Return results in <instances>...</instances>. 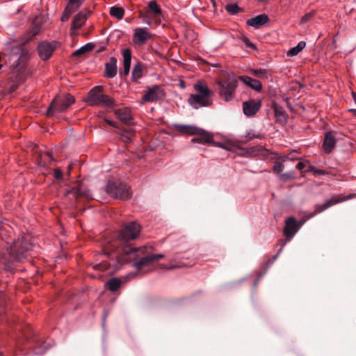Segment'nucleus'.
<instances>
[{"instance_id": "obj_21", "label": "nucleus", "mask_w": 356, "mask_h": 356, "mask_svg": "<svg viewBox=\"0 0 356 356\" xmlns=\"http://www.w3.org/2000/svg\"><path fill=\"white\" fill-rule=\"evenodd\" d=\"M72 195L75 198L85 197L86 199L92 198V195L89 190L83 188L81 186L79 187H74L71 190L65 192V195Z\"/></svg>"}, {"instance_id": "obj_39", "label": "nucleus", "mask_w": 356, "mask_h": 356, "mask_svg": "<svg viewBox=\"0 0 356 356\" xmlns=\"http://www.w3.org/2000/svg\"><path fill=\"white\" fill-rule=\"evenodd\" d=\"M242 40L247 47H249L252 49H256V45L253 44L247 37H243Z\"/></svg>"}, {"instance_id": "obj_58", "label": "nucleus", "mask_w": 356, "mask_h": 356, "mask_svg": "<svg viewBox=\"0 0 356 356\" xmlns=\"http://www.w3.org/2000/svg\"><path fill=\"white\" fill-rule=\"evenodd\" d=\"M291 157H296V156H294V154H292L291 155Z\"/></svg>"}, {"instance_id": "obj_42", "label": "nucleus", "mask_w": 356, "mask_h": 356, "mask_svg": "<svg viewBox=\"0 0 356 356\" xmlns=\"http://www.w3.org/2000/svg\"><path fill=\"white\" fill-rule=\"evenodd\" d=\"M286 241H287V240H286L285 241H284V242L282 243V246H281V248H280V250H278L277 253L275 255H274V256L273 257V259H272V261H270V264H273V262H274V261L277 259V258L278 257V256H279V254H280V252L283 250L284 247L285 243H286Z\"/></svg>"}, {"instance_id": "obj_30", "label": "nucleus", "mask_w": 356, "mask_h": 356, "mask_svg": "<svg viewBox=\"0 0 356 356\" xmlns=\"http://www.w3.org/2000/svg\"><path fill=\"white\" fill-rule=\"evenodd\" d=\"M77 9V8L68 3L63 11V15L61 17V21L67 22L69 19L70 15Z\"/></svg>"}, {"instance_id": "obj_51", "label": "nucleus", "mask_w": 356, "mask_h": 356, "mask_svg": "<svg viewBox=\"0 0 356 356\" xmlns=\"http://www.w3.org/2000/svg\"><path fill=\"white\" fill-rule=\"evenodd\" d=\"M248 136L250 138H261L259 134L251 135L250 134H248Z\"/></svg>"}, {"instance_id": "obj_15", "label": "nucleus", "mask_w": 356, "mask_h": 356, "mask_svg": "<svg viewBox=\"0 0 356 356\" xmlns=\"http://www.w3.org/2000/svg\"><path fill=\"white\" fill-rule=\"evenodd\" d=\"M261 101L250 99L243 103V110L245 115L252 117L261 108Z\"/></svg>"}, {"instance_id": "obj_38", "label": "nucleus", "mask_w": 356, "mask_h": 356, "mask_svg": "<svg viewBox=\"0 0 356 356\" xmlns=\"http://www.w3.org/2000/svg\"><path fill=\"white\" fill-rule=\"evenodd\" d=\"M314 15V12H309L303 15L301 18V23H306L309 22Z\"/></svg>"}, {"instance_id": "obj_36", "label": "nucleus", "mask_w": 356, "mask_h": 356, "mask_svg": "<svg viewBox=\"0 0 356 356\" xmlns=\"http://www.w3.org/2000/svg\"><path fill=\"white\" fill-rule=\"evenodd\" d=\"M280 180L283 182H286L289 180L293 179L295 178V173L293 171H290L285 173H281L278 175Z\"/></svg>"}, {"instance_id": "obj_20", "label": "nucleus", "mask_w": 356, "mask_h": 356, "mask_svg": "<svg viewBox=\"0 0 356 356\" xmlns=\"http://www.w3.org/2000/svg\"><path fill=\"white\" fill-rule=\"evenodd\" d=\"M114 114L122 122L126 124H134V119L128 108L115 109Z\"/></svg>"}, {"instance_id": "obj_44", "label": "nucleus", "mask_w": 356, "mask_h": 356, "mask_svg": "<svg viewBox=\"0 0 356 356\" xmlns=\"http://www.w3.org/2000/svg\"><path fill=\"white\" fill-rule=\"evenodd\" d=\"M54 177L58 180L61 179L63 177V172L58 169H55Z\"/></svg>"}, {"instance_id": "obj_56", "label": "nucleus", "mask_w": 356, "mask_h": 356, "mask_svg": "<svg viewBox=\"0 0 356 356\" xmlns=\"http://www.w3.org/2000/svg\"><path fill=\"white\" fill-rule=\"evenodd\" d=\"M105 318H106V314H104V318H103V325L104 324Z\"/></svg>"}, {"instance_id": "obj_10", "label": "nucleus", "mask_w": 356, "mask_h": 356, "mask_svg": "<svg viewBox=\"0 0 356 356\" xmlns=\"http://www.w3.org/2000/svg\"><path fill=\"white\" fill-rule=\"evenodd\" d=\"M165 96L163 90L159 86L149 88L143 96V100L147 102H156Z\"/></svg>"}, {"instance_id": "obj_24", "label": "nucleus", "mask_w": 356, "mask_h": 356, "mask_svg": "<svg viewBox=\"0 0 356 356\" xmlns=\"http://www.w3.org/2000/svg\"><path fill=\"white\" fill-rule=\"evenodd\" d=\"M117 74V59L111 57L105 65V76L108 79L115 77Z\"/></svg>"}, {"instance_id": "obj_19", "label": "nucleus", "mask_w": 356, "mask_h": 356, "mask_svg": "<svg viewBox=\"0 0 356 356\" xmlns=\"http://www.w3.org/2000/svg\"><path fill=\"white\" fill-rule=\"evenodd\" d=\"M272 108L273 109L275 121L280 124H285L287 122L288 115L285 110L277 103L273 102Z\"/></svg>"}, {"instance_id": "obj_31", "label": "nucleus", "mask_w": 356, "mask_h": 356, "mask_svg": "<svg viewBox=\"0 0 356 356\" xmlns=\"http://www.w3.org/2000/svg\"><path fill=\"white\" fill-rule=\"evenodd\" d=\"M124 14V10L121 7L112 6L110 8V15L113 17H115L118 19H122Z\"/></svg>"}, {"instance_id": "obj_40", "label": "nucleus", "mask_w": 356, "mask_h": 356, "mask_svg": "<svg viewBox=\"0 0 356 356\" xmlns=\"http://www.w3.org/2000/svg\"><path fill=\"white\" fill-rule=\"evenodd\" d=\"M296 152V150H293L291 151L289 154L287 155H284L282 157V159L284 161L286 160H290V161H296V160H299L300 158L299 157H291V155L292 154H295Z\"/></svg>"}, {"instance_id": "obj_48", "label": "nucleus", "mask_w": 356, "mask_h": 356, "mask_svg": "<svg viewBox=\"0 0 356 356\" xmlns=\"http://www.w3.org/2000/svg\"><path fill=\"white\" fill-rule=\"evenodd\" d=\"M315 175H326V172L323 170L316 169L314 171Z\"/></svg>"}, {"instance_id": "obj_34", "label": "nucleus", "mask_w": 356, "mask_h": 356, "mask_svg": "<svg viewBox=\"0 0 356 356\" xmlns=\"http://www.w3.org/2000/svg\"><path fill=\"white\" fill-rule=\"evenodd\" d=\"M250 72L260 79L268 77V70L266 69H252Z\"/></svg>"}, {"instance_id": "obj_1", "label": "nucleus", "mask_w": 356, "mask_h": 356, "mask_svg": "<svg viewBox=\"0 0 356 356\" xmlns=\"http://www.w3.org/2000/svg\"><path fill=\"white\" fill-rule=\"evenodd\" d=\"M140 232V225L136 222L127 223L118 236L108 241L103 246V254L106 260L93 266L97 270H117L123 264L132 262L133 266L141 271L154 261L164 258L163 254H154L152 246L143 245L132 248L131 242L136 239Z\"/></svg>"}, {"instance_id": "obj_27", "label": "nucleus", "mask_w": 356, "mask_h": 356, "mask_svg": "<svg viewBox=\"0 0 356 356\" xmlns=\"http://www.w3.org/2000/svg\"><path fill=\"white\" fill-rule=\"evenodd\" d=\"M121 286V280L118 278H111L106 282V287L111 291H118Z\"/></svg>"}, {"instance_id": "obj_7", "label": "nucleus", "mask_w": 356, "mask_h": 356, "mask_svg": "<svg viewBox=\"0 0 356 356\" xmlns=\"http://www.w3.org/2000/svg\"><path fill=\"white\" fill-rule=\"evenodd\" d=\"M106 192L111 197L121 200H128L131 197L129 187L118 181H109L106 185Z\"/></svg>"}, {"instance_id": "obj_57", "label": "nucleus", "mask_w": 356, "mask_h": 356, "mask_svg": "<svg viewBox=\"0 0 356 356\" xmlns=\"http://www.w3.org/2000/svg\"><path fill=\"white\" fill-rule=\"evenodd\" d=\"M126 141H127V142H128V141H131V138H130L129 137H127V140H126Z\"/></svg>"}, {"instance_id": "obj_5", "label": "nucleus", "mask_w": 356, "mask_h": 356, "mask_svg": "<svg viewBox=\"0 0 356 356\" xmlns=\"http://www.w3.org/2000/svg\"><path fill=\"white\" fill-rule=\"evenodd\" d=\"M103 90V87L101 86L94 87L89 91L85 102L90 106L106 108L116 106V101L113 97L104 94Z\"/></svg>"}, {"instance_id": "obj_50", "label": "nucleus", "mask_w": 356, "mask_h": 356, "mask_svg": "<svg viewBox=\"0 0 356 356\" xmlns=\"http://www.w3.org/2000/svg\"><path fill=\"white\" fill-rule=\"evenodd\" d=\"M316 168L313 165H309L307 170H305V172H314L315 171Z\"/></svg>"}, {"instance_id": "obj_32", "label": "nucleus", "mask_w": 356, "mask_h": 356, "mask_svg": "<svg viewBox=\"0 0 356 356\" xmlns=\"http://www.w3.org/2000/svg\"><path fill=\"white\" fill-rule=\"evenodd\" d=\"M148 8L150 12L154 13L156 16L161 15L162 10L156 1H151L149 2Z\"/></svg>"}, {"instance_id": "obj_49", "label": "nucleus", "mask_w": 356, "mask_h": 356, "mask_svg": "<svg viewBox=\"0 0 356 356\" xmlns=\"http://www.w3.org/2000/svg\"><path fill=\"white\" fill-rule=\"evenodd\" d=\"M160 268L161 269H172V268H176V266H172L168 267V266H165L164 264H161L160 265Z\"/></svg>"}, {"instance_id": "obj_41", "label": "nucleus", "mask_w": 356, "mask_h": 356, "mask_svg": "<svg viewBox=\"0 0 356 356\" xmlns=\"http://www.w3.org/2000/svg\"><path fill=\"white\" fill-rule=\"evenodd\" d=\"M85 0H68V3L79 8Z\"/></svg>"}, {"instance_id": "obj_52", "label": "nucleus", "mask_w": 356, "mask_h": 356, "mask_svg": "<svg viewBox=\"0 0 356 356\" xmlns=\"http://www.w3.org/2000/svg\"><path fill=\"white\" fill-rule=\"evenodd\" d=\"M46 156L48 157L49 161H51L53 159L52 155H51V154L50 152H47L46 154Z\"/></svg>"}, {"instance_id": "obj_9", "label": "nucleus", "mask_w": 356, "mask_h": 356, "mask_svg": "<svg viewBox=\"0 0 356 356\" xmlns=\"http://www.w3.org/2000/svg\"><path fill=\"white\" fill-rule=\"evenodd\" d=\"M17 53H15L10 56V60H13L14 63L11 65L13 67V73L17 74V82L22 81V74L24 71V64H23L20 59L22 55V49L17 48Z\"/></svg>"}, {"instance_id": "obj_55", "label": "nucleus", "mask_w": 356, "mask_h": 356, "mask_svg": "<svg viewBox=\"0 0 356 356\" xmlns=\"http://www.w3.org/2000/svg\"><path fill=\"white\" fill-rule=\"evenodd\" d=\"M353 99H354L355 103L356 104V94L355 93H353Z\"/></svg>"}, {"instance_id": "obj_4", "label": "nucleus", "mask_w": 356, "mask_h": 356, "mask_svg": "<svg viewBox=\"0 0 356 356\" xmlns=\"http://www.w3.org/2000/svg\"><path fill=\"white\" fill-rule=\"evenodd\" d=\"M218 86V95L226 102L234 99L236 90L238 87V79L233 73L227 74L220 79L216 81Z\"/></svg>"}, {"instance_id": "obj_28", "label": "nucleus", "mask_w": 356, "mask_h": 356, "mask_svg": "<svg viewBox=\"0 0 356 356\" xmlns=\"http://www.w3.org/2000/svg\"><path fill=\"white\" fill-rule=\"evenodd\" d=\"M306 46V42L304 41H300L298 43V44L291 48L287 51V56H294L298 55Z\"/></svg>"}, {"instance_id": "obj_46", "label": "nucleus", "mask_w": 356, "mask_h": 356, "mask_svg": "<svg viewBox=\"0 0 356 356\" xmlns=\"http://www.w3.org/2000/svg\"><path fill=\"white\" fill-rule=\"evenodd\" d=\"M105 122L107 124L111 126V127H115V128H118V123L116 122H114V121H112V120H110L108 119H105Z\"/></svg>"}, {"instance_id": "obj_33", "label": "nucleus", "mask_w": 356, "mask_h": 356, "mask_svg": "<svg viewBox=\"0 0 356 356\" xmlns=\"http://www.w3.org/2000/svg\"><path fill=\"white\" fill-rule=\"evenodd\" d=\"M123 56V65H131V52L129 49H126L122 51Z\"/></svg>"}, {"instance_id": "obj_11", "label": "nucleus", "mask_w": 356, "mask_h": 356, "mask_svg": "<svg viewBox=\"0 0 356 356\" xmlns=\"http://www.w3.org/2000/svg\"><path fill=\"white\" fill-rule=\"evenodd\" d=\"M300 227L301 225H299L294 218H288L285 221V227L284 228V234L287 237V240L292 238Z\"/></svg>"}, {"instance_id": "obj_14", "label": "nucleus", "mask_w": 356, "mask_h": 356, "mask_svg": "<svg viewBox=\"0 0 356 356\" xmlns=\"http://www.w3.org/2000/svg\"><path fill=\"white\" fill-rule=\"evenodd\" d=\"M151 38V33L146 28H136L134 29L133 40L138 45H143Z\"/></svg>"}, {"instance_id": "obj_12", "label": "nucleus", "mask_w": 356, "mask_h": 356, "mask_svg": "<svg viewBox=\"0 0 356 356\" xmlns=\"http://www.w3.org/2000/svg\"><path fill=\"white\" fill-rule=\"evenodd\" d=\"M88 16L89 11L86 10H81L75 15L70 27L71 35L74 34V31L79 29L86 23Z\"/></svg>"}, {"instance_id": "obj_29", "label": "nucleus", "mask_w": 356, "mask_h": 356, "mask_svg": "<svg viewBox=\"0 0 356 356\" xmlns=\"http://www.w3.org/2000/svg\"><path fill=\"white\" fill-rule=\"evenodd\" d=\"M93 47H94L93 44L88 43V44H85L84 46L81 47V48L78 49L77 50H76L74 52L73 55L74 56H81L84 55L85 54L92 51Z\"/></svg>"}, {"instance_id": "obj_26", "label": "nucleus", "mask_w": 356, "mask_h": 356, "mask_svg": "<svg viewBox=\"0 0 356 356\" xmlns=\"http://www.w3.org/2000/svg\"><path fill=\"white\" fill-rule=\"evenodd\" d=\"M176 129L181 133L187 134L189 135H193L194 134L197 133V131H198L197 127L191 125L177 124L176 125Z\"/></svg>"}, {"instance_id": "obj_25", "label": "nucleus", "mask_w": 356, "mask_h": 356, "mask_svg": "<svg viewBox=\"0 0 356 356\" xmlns=\"http://www.w3.org/2000/svg\"><path fill=\"white\" fill-rule=\"evenodd\" d=\"M145 70V65L140 62H137L133 67L132 80L137 81L139 79H140L143 76Z\"/></svg>"}, {"instance_id": "obj_16", "label": "nucleus", "mask_w": 356, "mask_h": 356, "mask_svg": "<svg viewBox=\"0 0 356 356\" xmlns=\"http://www.w3.org/2000/svg\"><path fill=\"white\" fill-rule=\"evenodd\" d=\"M197 132L193 134L195 136L191 140L192 143H197L202 145L213 143V136L211 134L200 128H198V131Z\"/></svg>"}, {"instance_id": "obj_3", "label": "nucleus", "mask_w": 356, "mask_h": 356, "mask_svg": "<svg viewBox=\"0 0 356 356\" xmlns=\"http://www.w3.org/2000/svg\"><path fill=\"white\" fill-rule=\"evenodd\" d=\"M193 89L195 93L191 94L188 99V103L193 108L199 109L212 105L213 91L203 81H197L193 85Z\"/></svg>"}, {"instance_id": "obj_45", "label": "nucleus", "mask_w": 356, "mask_h": 356, "mask_svg": "<svg viewBox=\"0 0 356 356\" xmlns=\"http://www.w3.org/2000/svg\"><path fill=\"white\" fill-rule=\"evenodd\" d=\"M305 166H306V163H305V162H299L296 165V168L298 170H299L300 171H301V172H305L304 169H305Z\"/></svg>"}, {"instance_id": "obj_2", "label": "nucleus", "mask_w": 356, "mask_h": 356, "mask_svg": "<svg viewBox=\"0 0 356 356\" xmlns=\"http://www.w3.org/2000/svg\"><path fill=\"white\" fill-rule=\"evenodd\" d=\"M33 248V245L28 238L22 236L15 240L9 247H6L5 252L0 257L8 263L21 261L26 258Z\"/></svg>"}, {"instance_id": "obj_18", "label": "nucleus", "mask_w": 356, "mask_h": 356, "mask_svg": "<svg viewBox=\"0 0 356 356\" xmlns=\"http://www.w3.org/2000/svg\"><path fill=\"white\" fill-rule=\"evenodd\" d=\"M54 50V45L45 41L41 42L38 46V54L43 60H48L51 56Z\"/></svg>"}, {"instance_id": "obj_35", "label": "nucleus", "mask_w": 356, "mask_h": 356, "mask_svg": "<svg viewBox=\"0 0 356 356\" xmlns=\"http://www.w3.org/2000/svg\"><path fill=\"white\" fill-rule=\"evenodd\" d=\"M225 10L232 15H236L241 11V8L236 3L227 4Z\"/></svg>"}, {"instance_id": "obj_22", "label": "nucleus", "mask_w": 356, "mask_h": 356, "mask_svg": "<svg viewBox=\"0 0 356 356\" xmlns=\"http://www.w3.org/2000/svg\"><path fill=\"white\" fill-rule=\"evenodd\" d=\"M238 80L242 81L245 86L251 88L255 91L260 92L262 89L261 83L248 76H239Z\"/></svg>"}, {"instance_id": "obj_59", "label": "nucleus", "mask_w": 356, "mask_h": 356, "mask_svg": "<svg viewBox=\"0 0 356 356\" xmlns=\"http://www.w3.org/2000/svg\"><path fill=\"white\" fill-rule=\"evenodd\" d=\"M257 282H258V281L257 280V281L254 282V286H256V285L257 284Z\"/></svg>"}, {"instance_id": "obj_53", "label": "nucleus", "mask_w": 356, "mask_h": 356, "mask_svg": "<svg viewBox=\"0 0 356 356\" xmlns=\"http://www.w3.org/2000/svg\"><path fill=\"white\" fill-rule=\"evenodd\" d=\"M305 222L306 221H304V216H302V219L298 222L299 225H301V227H302Z\"/></svg>"}, {"instance_id": "obj_54", "label": "nucleus", "mask_w": 356, "mask_h": 356, "mask_svg": "<svg viewBox=\"0 0 356 356\" xmlns=\"http://www.w3.org/2000/svg\"><path fill=\"white\" fill-rule=\"evenodd\" d=\"M350 111L352 112L355 116H356V109H350Z\"/></svg>"}, {"instance_id": "obj_17", "label": "nucleus", "mask_w": 356, "mask_h": 356, "mask_svg": "<svg viewBox=\"0 0 356 356\" xmlns=\"http://www.w3.org/2000/svg\"><path fill=\"white\" fill-rule=\"evenodd\" d=\"M270 18L266 14H260L254 17H252L250 19H248L246 21V24L249 26H251L255 29H258L261 28V26L266 25V24L269 23Z\"/></svg>"}, {"instance_id": "obj_13", "label": "nucleus", "mask_w": 356, "mask_h": 356, "mask_svg": "<svg viewBox=\"0 0 356 356\" xmlns=\"http://www.w3.org/2000/svg\"><path fill=\"white\" fill-rule=\"evenodd\" d=\"M352 197V195L346 197H341L340 195L333 196L330 199L327 200L323 204H316L315 206V210L318 213H320L336 204L351 199Z\"/></svg>"}, {"instance_id": "obj_8", "label": "nucleus", "mask_w": 356, "mask_h": 356, "mask_svg": "<svg viewBox=\"0 0 356 356\" xmlns=\"http://www.w3.org/2000/svg\"><path fill=\"white\" fill-rule=\"evenodd\" d=\"M74 97L70 94L56 96L51 102L47 111V115L51 116L56 113H61L67 109L74 102Z\"/></svg>"}, {"instance_id": "obj_6", "label": "nucleus", "mask_w": 356, "mask_h": 356, "mask_svg": "<svg viewBox=\"0 0 356 356\" xmlns=\"http://www.w3.org/2000/svg\"><path fill=\"white\" fill-rule=\"evenodd\" d=\"M15 354L17 355V351H21L22 349V346L24 343H30V347L33 348V352L35 355H42L45 353L47 350V348H42L43 343L42 342L41 339L35 337L31 331H29V334L22 333V336L16 339H15Z\"/></svg>"}, {"instance_id": "obj_37", "label": "nucleus", "mask_w": 356, "mask_h": 356, "mask_svg": "<svg viewBox=\"0 0 356 356\" xmlns=\"http://www.w3.org/2000/svg\"><path fill=\"white\" fill-rule=\"evenodd\" d=\"M284 166L282 163L275 162L273 166V170L274 172L278 174V175H279L280 174H281V172L284 170Z\"/></svg>"}, {"instance_id": "obj_43", "label": "nucleus", "mask_w": 356, "mask_h": 356, "mask_svg": "<svg viewBox=\"0 0 356 356\" xmlns=\"http://www.w3.org/2000/svg\"><path fill=\"white\" fill-rule=\"evenodd\" d=\"M316 214H318V213L316 212V210H314L313 212H310V213H308L305 215H304V221H307L309 219L313 218L314 216H315Z\"/></svg>"}, {"instance_id": "obj_47", "label": "nucleus", "mask_w": 356, "mask_h": 356, "mask_svg": "<svg viewBox=\"0 0 356 356\" xmlns=\"http://www.w3.org/2000/svg\"><path fill=\"white\" fill-rule=\"evenodd\" d=\"M131 65H123V74L127 76L129 74Z\"/></svg>"}, {"instance_id": "obj_23", "label": "nucleus", "mask_w": 356, "mask_h": 356, "mask_svg": "<svg viewBox=\"0 0 356 356\" xmlns=\"http://www.w3.org/2000/svg\"><path fill=\"white\" fill-rule=\"evenodd\" d=\"M336 142L337 140L334 134L331 131L326 132L323 141L324 151L327 154L332 152L336 145Z\"/></svg>"}]
</instances>
